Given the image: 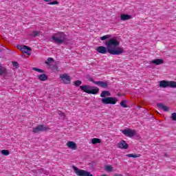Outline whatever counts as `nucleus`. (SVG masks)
Returning <instances> with one entry per match:
<instances>
[{
	"label": "nucleus",
	"mask_w": 176,
	"mask_h": 176,
	"mask_svg": "<svg viewBox=\"0 0 176 176\" xmlns=\"http://www.w3.org/2000/svg\"><path fill=\"white\" fill-rule=\"evenodd\" d=\"M107 47L104 46L97 47L95 50L100 54H107L109 52V54H113V56H120L122 53H124V49L123 47H118L120 43L116 38H112L106 42Z\"/></svg>",
	"instance_id": "obj_1"
},
{
	"label": "nucleus",
	"mask_w": 176,
	"mask_h": 176,
	"mask_svg": "<svg viewBox=\"0 0 176 176\" xmlns=\"http://www.w3.org/2000/svg\"><path fill=\"white\" fill-rule=\"evenodd\" d=\"M52 39L56 45H63L67 42V34L63 32L55 33L52 35Z\"/></svg>",
	"instance_id": "obj_2"
},
{
	"label": "nucleus",
	"mask_w": 176,
	"mask_h": 176,
	"mask_svg": "<svg viewBox=\"0 0 176 176\" xmlns=\"http://www.w3.org/2000/svg\"><path fill=\"white\" fill-rule=\"evenodd\" d=\"M80 90L87 94H98L100 89L97 87H91L90 85H82L80 86Z\"/></svg>",
	"instance_id": "obj_3"
},
{
	"label": "nucleus",
	"mask_w": 176,
	"mask_h": 176,
	"mask_svg": "<svg viewBox=\"0 0 176 176\" xmlns=\"http://www.w3.org/2000/svg\"><path fill=\"white\" fill-rule=\"evenodd\" d=\"M160 87H176V82L162 80L160 82Z\"/></svg>",
	"instance_id": "obj_4"
},
{
	"label": "nucleus",
	"mask_w": 176,
	"mask_h": 176,
	"mask_svg": "<svg viewBox=\"0 0 176 176\" xmlns=\"http://www.w3.org/2000/svg\"><path fill=\"white\" fill-rule=\"evenodd\" d=\"M76 175L79 176H93L89 172L85 170L78 169L76 166H73Z\"/></svg>",
	"instance_id": "obj_5"
},
{
	"label": "nucleus",
	"mask_w": 176,
	"mask_h": 176,
	"mask_svg": "<svg viewBox=\"0 0 176 176\" xmlns=\"http://www.w3.org/2000/svg\"><path fill=\"white\" fill-rule=\"evenodd\" d=\"M101 102H102V104H116V102H118V99L113 97H107V98H102Z\"/></svg>",
	"instance_id": "obj_6"
},
{
	"label": "nucleus",
	"mask_w": 176,
	"mask_h": 176,
	"mask_svg": "<svg viewBox=\"0 0 176 176\" xmlns=\"http://www.w3.org/2000/svg\"><path fill=\"white\" fill-rule=\"evenodd\" d=\"M48 130H50V128L49 126H46L45 125H38L37 126L33 128L32 131L34 133H41V131H47Z\"/></svg>",
	"instance_id": "obj_7"
},
{
	"label": "nucleus",
	"mask_w": 176,
	"mask_h": 176,
	"mask_svg": "<svg viewBox=\"0 0 176 176\" xmlns=\"http://www.w3.org/2000/svg\"><path fill=\"white\" fill-rule=\"evenodd\" d=\"M122 134H124V135H125L126 137H129L130 138H131L132 137H134V135L137 134V131H135V130H133L130 129L122 130Z\"/></svg>",
	"instance_id": "obj_8"
},
{
	"label": "nucleus",
	"mask_w": 176,
	"mask_h": 176,
	"mask_svg": "<svg viewBox=\"0 0 176 176\" xmlns=\"http://www.w3.org/2000/svg\"><path fill=\"white\" fill-rule=\"evenodd\" d=\"M17 49H19V50H21L22 53H25L26 54H28V56L31 54L32 50L30 47L25 45H18Z\"/></svg>",
	"instance_id": "obj_9"
},
{
	"label": "nucleus",
	"mask_w": 176,
	"mask_h": 176,
	"mask_svg": "<svg viewBox=\"0 0 176 176\" xmlns=\"http://www.w3.org/2000/svg\"><path fill=\"white\" fill-rule=\"evenodd\" d=\"M60 78L65 85H69L71 83V77L67 74H60Z\"/></svg>",
	"instance_id": "obj_10"
},
{
	"label": "nucleus",
	"mask_w": 176,
	"mask_h": 176,
	"mask_svg": "<svg viewBox=\"0 0 176 176\" xmlns=\"http://www.w3.org/2000/svg\"><path fill=\"white\" fill-rule=\"evenodd\" d=\"M91 82H93L94 85H97L100 87H103L104 89H107L108 87V82L104 81H94L93 79L90 80Z\"/></svg>",
	"instance_id": "obj_11"
},
{
	"label": "nucleus",
	"mask_w": 176,
	"mask_h": 176,
	"mask_svg": "<svg viewBox=\"0 0 176 176\" xmlns=\"http://www.w3.org/2000/svg\"><path fill=\"white\" fill-rule=\"evenodd\" d=\"M118 148H120L121 149H127L129 148V145L124 140H122L118 143Z\"/></svg>",
	"instance_id": "obj_12"
},
{
	"label": "nucleus",
	"mask_w": 176,
	"mask_h": 176,
	"mask_svg": "<svg viewBox=\"0 0 176 176\" xmlns=\"http://www.w3.org/2000/svg\"><path fill=\"white\" fill-rule=\"evenodd\" d=\"M67 146H68V148H69V149H72L73 151H75V149H76V143H75L74 142H67Z\"/></svg>",
	"instance_id": "obj_13"
},
{
	"label": "nucleus",
	"mask_w": 176,
	"mask_h": 176,
	"mask_svg": "<svg viewBox=\"0 0 176 176\" xmlns=\"http://www.w3.org/2000/svg\"><path fill=\"white\" fill-rule=\"evenodd\" d=\"M7 75L8 70H6V68L0 65V76H6Z\"/></svg>",
	"instance_id": "obj_14"
},
{
	"label": "nucleus",
	"mask_w": 176,
	"mask_h": 176,
	"mask_svg": "<svg viewBox=\"0 0 176 176\" xmlns=\"http://www.w3.org/2000/svg\"><path fill=\"white\" fill-rule=\"evenodd\" d=\"M157 108H160V109H162L165 112H168V109H169L168 107H167L162 103H157Z\"/></svg>",
	"instance_id": "obj_15"
},
{
	"label": "nucleus",
	"mask_w": 176,
	"mask_h": 176,
	"mask_svg": "<svg viewBox=\"0 0 176 176\" xmlns=\"http://www.w3.org/2000/svg\"><path fill=\"white\" fill-rule=\"evenodd\" d=\"M164 61L162 59H155L152 60L150 62V64H155V65H160V64H163Z\"/></svg>",
	"instance_id": "obj_16"
},
{
	"label": "nucleus",
	"mask_w": 176,
	"mask_h": 176,
	"mask_svg": "<svg viewBox=\"0 0 176 176\" xmlns=\"http://www.w3.org/2000/svg\"><path fill=\"white\" fill-rule=\"evenodd\" d=\"M130 19H131V15L124 14H122L120 15V20H122V21H126V20H130Z\"/></svg>",
	"instance_id": "obj_17"
},
{
	"label": "nucleus",
	"mask_w": 176,
	"mask_h": 176,
	"mask_svg": "<svg viewBox=\"0 0 176 176\" xmlns=\"http://www.w3.org/2000/svg\"><path fill=\"white\" fill-rule=\"evenodd\" d=\"M38 78L39 80H41L42 82H45V80H47V75L43 74L39 76H38Z\"/></svg>",
	"instance_id": "obj_18"
},
{
	"label": "nucleus",
	"mask_w": 176,
	"mask_h": 176,
	"mask_svg": "<svg viewBox=\"0 0 176 176\" xmlns=\"http://www.w3.org/2000/svg\"><path fill=\"white\" fill-rule=\"evenodd\" d=\"M109 96H111V93H109V91H103L100 94V97H102V98L105 97H109Z\"/></svg>",
	"instance_id": "obj_19"
},
{
	"label": "nucleus",
	"mask_w": 176,
	"mask_h": 176,
	"mask_svg": "<svg viewBox=\"0 0 176 176\" xmlns=\"http://www.w3.org/2000/svg\"><path fill=\"white\" fill-rule=\"evenodd\" d=\"M126 157H133V159H135L137 157H140V156H141V155L132 153V154H127V155H126Z\"/></svg>",
	"instance_id": "obj_20"
},
{
	"label": "nucleus",
	"mask_w": 176,
	"mask_h": 176,
	"mask_svg": "<svg viewBox=\"0 0 176 176\" xmlns=\"http://www.w3.org/2000/svg\"><path fill=\"white\" fill-rule=\"evenodd\" d=\"M104 170H106V171H108L109 173H111L113 171V167L111 165H107L104 166Z\"/></svg>",
	"instance_id": "obj_21"
},
{
	"label": "nucleus",
	"mask_w": 176,
	"mask_h": 176,
	"mask_svg": "<svg viewBox=\"0 0 176 176\" xmlns=\"http://www.w3.org/2000/svg\"><path fill=\"white\" fill-rule=\"evenodd\" d=\"M91 142L94 145H96V144H101V140L99 138H93Z\"/></svg>",
	"instance_id": "obj_22"
},
{
	"label": "nucleus",
	"mask_w": 176,
	"mask_h": 176,
	"mask_svg": "<svg viewBox=\"0 0 176 176\" xmlns=\"http://www.w3.org/2000/svg\"><path fill=\"white\" fill-rule=\"evenodd\" d=\"M1 153L3 156H9L10 155V152L8 150H2Z\"/></svg>",
	"instance_id": "obj_23"
},
{
	"label": "nucleus",
	"mask_w": 176,
	"mask_h": 176,
	"mask_svg": "<svg viewBox=\"0 0 176 176\" xmlns=\"http://www.w3.org/2000/svg\"><path fill=\"white\" fill-rule=\"evenodd\" d=\"M109 38H111V35L110 34H107L105 36H101L100 37V41H105L106 39H109Z\"/></svg>",
	"instance_id": "obj_24"
},
{
	"label": "nucleus",
	"mask_w": 176,
	"mask_h": 176,
	"mask_svg": "<svg viewBox=\"0 0 176 176\" xmlns=\"http://www.w3.org/2000/svg\"><path fill=\"white\" fill-rule=\"evenodd\" d=\"M41 33L38 31H34L32 34H30V36H38Z\"/></svg>",
	"instance_id": "obj_25"
},
{
	"label": "nucleus",
	"mask_w": 176,
	"mask_h": 176,
	"mask_svg": "<svg viewBox=\"0 0 176 176\" xmlns=\"http://www.w3.org/2000/svg\"><path fill=\"white\" fill-rule=\"evenodd\" d=\"M33 71H36V72H39L40 74H43V72H45L43 70L38 67H33Z\"/></svg>",
	"instance_id": "obj_26"
},
{
	"label": "nucleus",
	"mask_w": 176,
	"mask_h": 176,
	"mask_svg": "<svg viewBox=\"0 0 176 176\" xmlns=\"http://www.w3.org/2000/svg\"><path fill=\"white\" fill-rule=\"evenodd\" d=\"M54 60L52 58H48L47 60L45 61V64H47V65H49L50 63L53 62Z\"/></svg>",
	"instance_id": "obj_27"
},
{
	"label": "nucleus",
	"mask_w": 176,
	"mask_h": 176,
	"mask_svg": "<svg viewBox=\"0 0 176 176\" xmlns=\"http://www.w3.org/2000/svg\"><path fill=\"white\" fill-rule=\"evenodd\" d=\"M120 105L121 107H123V108H127V104H126V102L124 100L120 102Z\"/></svg>",
	"instance_id": "obj_28"
},
{
	"label": "nucleus",
	"mask_w": 176,
	"mask_h": 176,
	"mask_svg": "<svg viewBox=\"0 0 176 176\" xmlns=\"http://www.w3.org/2000/svg\"><path fill=\"white\" fill-rule=\"evenodd\" d=\"M74 85H75V86H80V85H82V81L76 80L74 82Z\"/></svg>",
	"instance_id": "obj_29"
},
{
	"label": "nucleus",
	"mask_w": 176,
	"mask_h": 176,
	"mask_svg": "<svg viewBox=\"0 0 176 176\" xmlns=\"http://www.w3.org/2000/svg\"><path fill=\"white\" fill-rule=\"evenodd\" d=\"M170 119H172L173 120H176V113H172Z\"/></svg>",
	"instance_id": "obj_30"
},
{
	"label": "nucleus",
	"mask_w": 176,
	"mask_h": 176,
	"mask_svg": "<svg viewBox=\"0 0 176 176\" xmlns=\"http://www.w3.org/2000/svg\"><path fill=\"white\" fill-rule=\"evenodd\" d=\"M48 5H58V1H51L48 3Z\"/></svg>",
	"instance_id": "obj_31"
},
{
	"label": "nucleus",
	"mask_w": 176,
	"mask_h": 176,
	"mask_svg": "<svg viewBox=\"0 0 176 176\" xmlns=\"http://www.w3.org/2000/svg\"><path fill=\"white\" fill-rule=\"evenodd\" d=\"M59 115L63 119L65 118V114L64 113L59 111Z\"/></svg>",
	"instance_id": "obj_32"
},
{
	"label": "nucleus",
	"mask_w": 176,
	"mask_h": 176,
	"mask_svg": "<svg viewBox=\"0 0 176 176\" xmlns=\"http://www.w3.org/2000/svg\"><path fill=\"white\" fill-rule=\"evenodd\" d=\"M13 67H19V63L17 62H13L12 63Z\"/></svg>",
	"instance_id": "obj_33"
},
{
	"label": "nucleus",
	"mask_w": 176,
	"mask_h": 176,
	"mask_svg": "<svg viewBox=\"0 0 176 176\" xmlns=\"http://www.w3.org/2000/svg\"><path fill=\"white\" fill-rule=\"evenodd\" d=\"M114 176H123V175H118V174H115Z\"/></svg>",
	"instance_id": "obj_34"
},
{
	"label": "nucleus",
	"mask_w": 176,
	"mask_h": 176,
	"mask_svg": "<svg viewBox=\"0 0 176 176\" xmlns=\"http://www.w3.org/2000/svg\"><path fill=\"white\" fill-rule=\"evenodd\" d=\"M101 176H108L107 175H102Z\"/></svg>",
	"instance_id": "obj_35"
}]
</instances>
